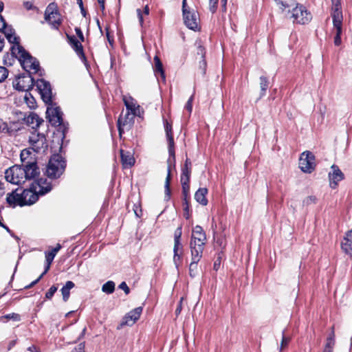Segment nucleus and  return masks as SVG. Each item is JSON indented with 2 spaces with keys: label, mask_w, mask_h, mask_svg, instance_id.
Here are the masks:
<instances>
[{
  "label": "nucleus",
  "mask_w": 352,
  "mask_h": 352,
  "mask_svg": "<svg viewBox=\"0 0 352 352\" xmlns=\"http://www.w3.org/2000/svg\"><path fill=\"white\" fill-rule=\"evenodd\" d=\"M52 189V184L48 182L46 178H40L34 181L30 188L20 190L21 203H19V206L34 204L38 200V195H44L50 192Z\"/></svg>",
  "instance_id": "obj_1"
},
{
  "label": "nucleus",
  "mask_w": 352,
  "mask_h": 352,
  "mask_svg": "<svg viewBox=\"0 0 352 352\" xmlns=\"http://www.w3.org/2000/svg\"><path fill=\"white\" fill-rule=\"evenodd\" d=\"M277 4L281 6L280 9L283 12H287L289 14L288 17L292 19L294 23L304 25L308 23L311 20V14L307 10L306 8L294 1L287 3L278 0Z\"/></svg>",
  "instance_id": "obj_2"
},
{
  "label": "nucleus",
  "mask_w": 352,
  "mask_h": 352,
  "mask_svg": "<svg viewBox=\"0 0 352 352\" xmlns=\"http://www.w3.org/2000/svg\"><path fill=\"white\" fill-rule=\"evenodd\" d=\"M164 127L166 131V135L167 138L168 144V154L169 157L167 160L168 164V169H167V176L165 181L164 188H165V194L168 198L170 197V184L171 179L170 175V166L171 165H175V143L172 131V126L170 124L167 120L165 121Z\"/></svg>",
  "instance_id": "obj_3"
},
{
  "label": "nucleus",
  "mask_w": 352,
  "mask_h": 352,
  "mask_svg": "<svg viewBox=\"0 0 352 352\" xmlns=\"http://www.w3.org/2000/svg\"><path fill=\"white\" fill-rule=\"evenodd\" d=\"M12 56L19 60L23 69L28 74H30L31 70H33L34 74L41 72L38 60L27 52L23 46L12 48Z\"/></svg>",
  "instance_id": "obj_4"
},
{
  "label": "nucleus",
  "mask_w": 352,
  "mask_h": 352,
  "mask_svg": "<svg viewBox=\"0 0 352 352\" xmlns=\"http://www.w3.org/2000/svg\"><path fill=\"white\" fill-rule=\"evenodd\" d=\"M66 168V161L58 155L52 156L46 166L45 174L51 179L59 178L65 172Z\"/></svg>",
  "instance_id": "obj_5"
},
{
  "label": "nucleus",
  "mask_w": 352,
  "mask_h": 352,
  "mask_svg": "<svg viewBox=\"0 0 352 352\" xmlns=\"http://www.w3.org/2000/svg\"><path fill=\"white\" fill-rule=\"evenodd\" d=\"M25 167L23 164L14 165L5 172V178L7 182L16 185L24 184L27 181Z\"/></svg>",
  "instance_id": "obj_6"
},
{
  "label": "nucleus",
  "mask_w": 352,
  "mask_h": 352,
  "mask_svg": "<svg viewBox=\"0 0 352 352\" xmlns=\"http://www.w3.org/2000/svg\"><path fill=\"white\" fill-rule=\"evenodd\" d=\"M135 115L130 111H126L124 114L122 113L119 116L117 122L119 136L121 138L124 131H129L134 124V118Z\"/></svg>",
  "instance_id": "obj_7"
},
{
  "label": "nucleus",
  "mask_w": 352,
  "mask_h": 352,
  "mask_svg": "<svg viewBox=\"0 0 352 352\" xmlns=\"http://www.w3.org/2000/svg\"><path fill=\"white\" fill-rule=\"evenodd\" d=\"M45 19L51 25L52 28L58 29L62 20L58 11L56 9L54 3H50L47 7L45 12Z\"/></svg>",
  "instance_id": "obj_8"
},
{
  "label": "nucleus",
  "mask_w": 352,
  "mask_h": 352,
  "mask_svg": "<svg viewBox=\"0 0 352 352\" xmlns=\"http://www.w3.org/2000/svg\"><path fill=\"white\" fill-rule=\"evenodd\" d=\"M315 156L310 151H305L299 160V167L304 173H311L315 168Z\"/></svg>",
  "instance_id": "obj_9"
},
{
  "label": "nucleus",
  "mask_w": 352,
  "mask_h": 352,
  "mask_svg": "<svg viewBox=\"0 0 352 352\" xmlns=\"http://www.w3.org/2000/svg\"><path fill=\"white\" fill-rule=\"evenodd\" d=\"M41 98L45 104H51L52 101V91L49 82L41 78L35 82Z\"/></svg>",
  "instance_id": "obj_10"
},
{
  "label": "nucleus",
  "mask_w": 352,
  "mask_h": 352,
  "mask_svg": "<svg viewBox=\"0 0 352 352\" xmlns=\"http://www.w3.org/2000/svg\"><path fill=\"white\" fill-rule=\"evenodd\" d=\"M34 85L35 81L31 74L26 73L19 76L16 82L14 84V87L19 91H28L33 88Z\"/></svg>",
  "instance_id": "obj_11"
},
{
  "label": "nucleus",
  "mask_w": 352,
  "mask_h": 352,
  "mask_svg": "<svg viewBox=\"0 0 352 352\" xmlns=\"http://www.w3.org/2000/svg\"><path fill=\"white\" fill-rule=\"evenodd\" d=\"M47 117L49 118L52 125L60 124L63 122V112L59 107H56V104L52 101L51 104H47Z\"/></svg>",
  "instance_id": "obj_12"
},
{
  "label": "nucleus",
  "mask_w": 352,
  "mask_h": 352,
  "mask_svg": "<svg viewBox=\"0 0 352 352\" xmlns=\"http://www.w3.org/2000/svg\"><path fill=\"white\" fill-rule=\"evenodd\" d=\"M142 307H138L129 311L122 319L117 327L118 329H122L124 326H132L140 317L142 312Z\"/></svg>",
  "instance_id": "obj_13"
},
{
  "label": "nucleus",
  "mask_w": 352,
  "mask_h": 352,
  "mask_svg": "<svg viewBox=\"0 0 352 352\" xmlns=\"http://www.w3.org/2000/svg\"><path fill=\"white\" fill-rule=\"evenodd\" d=\"M183 14L184 22L185 25L190 30H197L199 29L198 14L191 9L185 11Z\"/></svg>",
  "instance_id": "obj_14"
},
{
  "label": "nucleus",
  "mask_w": 352,
  "mask_h": 352,
  "mask_svg": "<svg viewBox=\"0 0 352 352\" xmlns=\"http://www.w3.org/2000/svg\"><path fill=\"white\" fill-rule=\"evenodd\" d=\"M29 142L32 146L31 148L36 153H38L41 148L47 147L46 138L43 134H32L29 138Z\"/></svg>",
  "instance_id": "obj_15"
},
{
  "label": "nucleus",
  "mask_w": 352,
  "mask_h": 352,
  "mask_svg": "<svg viewBox=\"0 0 352 352\" xmlns=\"http://www.w3.org/2000/svg\"><path fill=\"white\" fill-rule=\"evenodd\" d=\"M205 243L191 242L190 248L191 252V260L199 261L202 257Z\"/></svg>",
  "instance_id": "obj_16"
},
{
  "label": "nucleus",
  "mask_w": 352,
  "mask_h": 352,
  "mask_svg": "<svg viewBox=\"0 0 352 352\" xmlns=\"http://www.w3.org/2000/svg\"><path fill=\"white\" fill-rule=\"evenodd\" d=\"M333 24L336 29V34L334 37V44L339 46L341 44V34L343 16H332Z\"/></svg>",
  "instance_id": "obj_17"
},
{
  "label": "nucleus",
  "mask_w": 352,
  "mask_h": 352,
  "mask_svg": "<svg viewBox=\"0 0 352 352\" xmlns=\"http://www.w3.org/2000/svg\"><path fill=\"white\" fill-rule=\"evenodd\" d=\"M25 170L27 180L35 179L40 175V169L37 162L29 163L23 166Z\"/></svg>",
  "instance_id": "obj_18"
},
{
  "label": "nucleus",
  "mask_w": 352,
  "mask_h": 352,
  "mask_svg": "<svg viewBox=\"0 0 352 352\" xmlns=\"http://www.w3.org/2000/svg\"><path fill=\"white\" fill-rule=\"evenodd\" d=\"M34 151L31 148H25L21 151L20 154V159L23 166L28 164L29 163L37 162Z\"/></svg>",
  "instance_id": "obj_19"
},
{
  "label": "nucleus",
  "mask_w": 352,
  "mask_h": 352,
  "mask_svg": "<svg viewBox=\"0 0 352 352\" xmlns=\"http://www.w3.org/2000/svg\"><path fill=\"white\" fill-rule=\"evenodd\" d=\"M190 241H195V243H206V236L201 226H196L193 228Z\"/></svg>",
  "instance_id": "obj_20"
},
{
  "label": "nucleus",
  "mask_w": 352,
  "mask_h": 352,
  "mask_svg": "<svg viewBox=\"0 0 352 352\" xmlns=\"http://www.w3.org/2000/svg\"><path fill=\"white\" fill-rule=\"evenodd\" d=\"M67 36L69 43L80 58L85 59L83 47L80 42L74 36Z\"/></svg>",
  "instance_id": "obj_21"
},
{
  "label": "nucleus",
  "mask_w": 352,
  "mask_h": 352,
  "mask_svg": "<svg viewBox=\"0 0 352 352\" xmlns=\"http://www.w3.org/2000/svg\"><path fill=\"white\" fill-rule=\"evenodd\" d=\"M332 172L329 173V180L331 184L333 182L335 186L337 185L338 182L342 180L344 178V175L340 169L336 165L331 166Z\"/></svg>",
  "instance_id": "obj_22"
},
{
  "label": "nucleus",
  "mask_w": 352,
  "mask_h": 352,
  "mask_svg": "<svg viewBox=\"0 0 352 352\" xmlns=\"http://www.w3.org/2000/svg\"><path fill=\"white\" fill-rule=\"evenodd\" d=\"M342 250L347 254H352V230L346 232L341 243Z\"/></svg>",
  "instance_id": "obj_23"
},
{
  "label": "nucleus",
  "mask_w": 352,
  "mask_h": 352,
  "mask_svg": "<svg viewBox=\"0 0 352 352\" xmlns=\"http://www.w3.org/2000/svg\"><path fill=\"white\" fill-rule=\"evenodd\" d=\"M121 161L124 168L131 167L135 164V159L133 156L129 151H124L120 150Z\"/></svg>",
  "instance_id": "obj_24"
},
{
  "label": "nucleus",
  "mask_w": 352,
  "mask_h": 352,
  "mask_svg": "<svg viewBox=\"0 0 352 352\" xmlns=\"http://www.w3.org/2000/svg\"><path fill=\"white\" fill-rule=\"evenodd\" d=\"M207 194L208 189L206 188H200L196 191L195 194V199L202 206H206L208 204V199L206 198Z\"/></svg>",
  "instance_id": "obj_25"
},
{
  "label": "nucleus",
  "mask_w": 352,
  "mask_h": 352,
  "mask_svg": "<svg viewBox=\"0 0 352 352\" xmlns=\"http://www.w3.org/2000/svg\"><path fill=\"white\" fill-rule=\"evenodd\" d=\"M18 191L19 190L16 189V190H14L10 193H8L6 197V201L10 206H19V203H21V197L20 192H19Z\"/></svg>",
  "instance_id": "obj_26"
},
{
  "label": "nucleus",
  "mask_w": 352,
  "mask_h": 352,
  "mask_svg": "<svg viewBox=\"0 0 352 352\" xmlns=\"http://www.w3.org/2000/svg\"><path fill=\"white\" fill-rule=\"evenodd\" d=\"M10 32L6 33V38L8 42L12 43L13 45L11 47V54H12V48L18 46H21L19 43V37L15 35V32L12 28H10Z\"/></svg>",
  "instance_id": "obj_27"
},
{
  "label": "nucleus",
  "mask_w": 352,
  "mask_h": 352,
  "mask_svg": "<svg viewBox=\"0 0 352 352\" xmlns=\"http://www.w3.org/2000/svg\"><path fill=\"white\" fill-rule=\"evenodd\" d=\"M75 287V284L71 281L68 280L66 282L65 285L61 288L60 292L63 295V300L64 302H67L69 298L70 290Z\"/></svg>",
  "instance_id": "obj_28"
},
{
  "label": "nucleus",
  "mask_w": 352,
  "mask_h": 352,
  "mask_svg": "<svg viewBox=\"0 0 352 352\" xmlns=\"http://www.w3.org/2000/svg\"><path fill=\"white\" fill-rule=\"evenodd\" d=\"M154 63H155L154 72H155V76L160 75L161 78L164 81L165 80V74H164V71L163 69V65H162V63L160 58L157 56H155L154 57Z\"/></svg>",
  "instance_id": "obj_29"
},
{
  "label": "nucleus",
  "mask_w": 352,
  "mask_h": 352,
  "mask_svg": "<svg viewBox=\"0 0 352 352\" xmlns=\"http://www.w3.org/2000/svg\"><path fill=\"white\" fill-rule=\"evenodd\" d=\"M124 104L126 108V111H130L132 114L137 116L139 111V105H136V103L133 102V98L130 100L124 99Z\"/></svg>",
  "instance_id": "obj_30"
},
{
  "label": "nucleus",
  "mask_w": 352,
  "mask_h": 352,
  "mask_svg": "<svg viewBox=\"0 0 352 352\" xmlns=\"http://www.w3.org/2000/svg\"><path fill=\"white\" fill-rule=\"evenodd\" d=\"M332 3V12L331 16H343L342 8H341V0H331Z\"/></svg>",
  "instance_id": "obj_31"
},
{
  "label": "nucleus",
  "mask_w": 352,
  "mask_h": 352,
  "mask_svg": "<svg viewBox=\"0 0 352 352\" xmlns=\"http://www.w3.org/2000/svg\"><path fill=\"white\" fill-rule=\"evenodd\" d=\"M259 80L261 88L260 98H262L265 95L266 91L268 89L269 80L267 78L264 76H261Z\"/></svg>",
  "instance_id": "obj_32"
},
{
  "label": "nucleus",
  "mask_w": 352,
  "mask_h": 352,
  "mask_svg": "<svg viewBox=\"0 0 352 352\" xmlns=\"http://www.w3.org/2000/svg\"><path fill=\"white\" fill-rule=\"evenodd\" d=\"M60 244L58 243L56 246L52 250L51 252H45V261L53 262L56 254L60 250Z\"/></svg>",
  "instance_id": "obj_33"
},
{
  "label": "nucleus",
  "mask_w": 352,
  "mask_h": 352,
  "mask_svg": "<svg viewBox=\"0 0 352 352\" xmlns=\"http://www.w3.org/2000/svg\"><path fill=\"white\" fill-rule=\"evenodd\" d=\"M335 346V333L334 328L332 327V331L327 338V342L324 346L325 349H333Z\"/></svg>",
  "instance_id": "obj_34"
},
{
  "label": "nucleus",
  "mask_w": 352,
  "mask_h": 352,
  "mask_svg": "<svg viewBox=\"0 0 352 352\" xmlns=\"http://www.w3.org/2000/svg\"><path fill=\"white\" fill-rule=\"evenodd\" d=\"M198 261L191 260V262L189 265V275L194 278L198 274Z\"/></svg>",
  "instance_id": "obj_35"
},
{
  "label": "nucleus",
  "mask_w": 352,
  "mask_h": 352,
  "mask_svg": "<svg viewBox=\"0 0 352 352\" xmlns=\"http://www.w3.org/2000/svg\"><path fill=\"white\" fill-rule=\"evenodd\" d=\"M24 100L30 109H34L36 106V100L32 94L28 91H25Z\"/></svg>",
  "instance_id": "obj_36"
},
{
  "label": "nucleus",
  "mask_w": 352,
  "mask_h": 352,
  "mask_svg": "<svg viewBox=\"0 0 352 352\" xmlns=\"http://www.w3.org/2000/svg\"><path fill=\"white\" fill-rule=\"evenodd\" d=\"M115 283L111 280L105 283L102 287V291L106 294H110L114 292Z\"/></svg>",
  "instance_id": "obj_37"
},
{
  "label": "nucleus",
  "mask_w": 352,
  "mask_h": 352,
  "mask_svg": "<svg viewBox=\"0 0 352 352\" xmlns=\"http://www.w3.org/2000/svg\"><path fill=\"white\" fill-rule=\"evenodd\" d=\"M190 182L187 181V179L185 180L183 179V182H181L182 186V195L184 197H190Z\"/></svg>",
  "instance_id": "obj_38"
},
{
  "label": "nucleus",
  "mask_w": 352,
  "mask_h": 352,
  "mask_svg": "<svg viewBox=\"0 0 352 352\" xmlns=\"http://www.w3.org/2000/svg\"><path fill=\"white\" fill-rule=\"evenodd\" d=\"M68 125H69L68 123L64 122L63 120V122H61V123H60V124L56 125L58 126V129H57L58 132L61 133L62 138H65V134L68 131Z\"/></svg>",
  "instance_id": "obj_39"
},
{
  "label": "nucleus",
  "mask_w": 352,
  "mask_h": 352,
  "mask_svg": "<svg viewBox=\"0 0 352 352\" xmlns=\"http://www.w3.org/2000/svg\"><path fill=\"white\" fill-rule=\"evenodd\" d=\"M199 65L198 69L199 72L201 74L202 76L206 74V68H207V63L205 58L199 59Z\"/></svg>",
  "instance_id": "obj_40"
},
{
  "label": "nucleus",
  "mask_w": 352,
  "mask_h": 352,
  "mask_svg": "<svg viewBox=\"0 0 352 352\" xmlns=\"http://www.w3.org/2000/svg\"><path fill=\"white\" fill-rule=\"evenodd\" d=\"M191 174V168H182V174L180 181L183 182V179H187L188 182H190V177Z\"/></svg>",
  "instance_id": "obj_41"
},
{
  "label": "nucleus",
  "mask_w": 352,
  "mask_h": 352,
  "mask_svg": "<svg viewBox=\"0 0 352 352\" xmlns=\"http://www.w3.org/2000/svg\"><path fill=\"white\" fill-rule=\"evenodd\" d=\"M206 51L205 48L201 45H199L197 48V59L205 58Z\"/></svg>",
  "instance_id": "obj_42"
},
{
  "label": "nucleus",
  "mask_w": 352,
  "mask_h": 352,
  "mask_svg": "<svg viewBox=\"0 0 352 352\" xmlns=\"http://www.w3.org/2000/svg\"><path fill=\"white\" fill-rule=\"evenodd\" d=\"M58 287L52 285L45 294V298L47 299H51L55 292L57 291Z\"/></svg>",
  "instance_id": "obj_43"
},
{
  "label": "nucleus",
  "mask_w": 352,
  "mask_h": 352,
  "mask_svg": "<svg viewBox=\"0 0 352 352\" xmlns=\"http://www.w3.org/2000/svg\"><path fill=\"white\" fill-rule=\"evenodd\" d=\"M8 71L4 67L0 66V82L4 81L6 78L8 77Z\"/></svg>",
  "instance_id": "obj_44"
},
{
  "label": "nucleus",
  "mask_w": 352,
  "mask_h": 352,
  "mask_svg": "<svg viewBox=\"0 0 352 352\" xmlns=\"http://www.w3.org/2000/svg\"><path fill=\"white\" fill-rule=\"evenodd\" d=\"M218 0H209V10L214 14L217 9Z\"/></svg>",
  "instance_id": "obj_45"
},
{
  "label": "nucleus",
  "mask_w": 352,
  "mask_h": 352,
  "mask_svg": "<svg viewBox=\"0 0 352 352\" xmlns=\"http://www.w3.org/2000/svg\"><path fill=\"white\" fill-rule=\"evenodd\" d=\"M5 318L8 320H12L14 321H20L21 320V316L18 314L12 313L7 314L3 316Z\"/></svg>",
  "instance_id": "obj_46"
},
{
  "label": "nucleus",
  "mask_w": 352,
  "mask_h": 352,
  "mask_svg": "<svg viewBox=\"0 0 352 352\" xmlns=\"http://www.w3.org/2000/svg\"><path fill=\"white\" fill-rule=\"evenodd\" d=\"M290 338L285 336V330L283 331V338L280 343V350L285 347L289 342Z\"/></svg>",
  "instance_id": "obj_47"
},
{
  "label": "nucleus",
  "mask_w": 352,
  "mask_h": 352,
  "mask_svg": "<svg viewBox=\"0 0 352 352\" xmlns=\"http://www.w3.org/2000/svg\"><path fill=\"white\" fill-rule=\"evenodd\" d=\"M194 96L192 95L188 100L187 101L185 109L189 112L191 113L192 110V101H193Z\"/></svg>",
  "instance_id": "obj_48"
},
{
  "label": "nucleus",
  "mask_w": 352,
  "mask_h": 352,
  "mask_svg": "<svg viewBox=\"0 0 352 352\" xmlns=\"http://www.w3.org/2000/svg\"><path fill=\"white\" fill-rule=\"evenodd\" d=\"M182 251V243L179 241H174V248H173V252L175 253V254L177 253H179V251Z\"/></svg>",
  "instance_id": "obj_49"
},
{
  "label": "nucleus",
  "mask_w": 352,
  "mask_h": 352,
  "mask_svg": "<svg viewBox=\"0 0 352 352\" xmlns=\"http://www.w3.org/2000/svg\"><path fill=\"white\" fill-rule=\"evenodd\" d=\"M316 201V197L315 196H309L306 197L303 201V204L305 205H310L313 203H315Z\"/></svg>",
  "instance_id": "obj_50"
},
{
  "label": "nucleus",
  "mask_w": 352,
  "mask_h": 352,
  "mask_svg": "<svg viewBox=\"0 0 352 352\" xmlns=\"http://www.w3.org/2000/svg\"><path fill=\"white\" fill-rule=\"evenodd\" d=\"M182 234V226H179L175 231L174 241H180Z\"/></svg>",
  "instance_id": "obj_51"
},
{
  "label": "nucleus",
  "mask_w": 352,
  "mask_h": 352,
  "mask_svg": "<svg viewBox=\"0 0 352 352\" xmlns=\"http://www.w3.org/2000/svg\"><path fill=\"white\" fill-rule=\"evenodd\" d=\"M189 199L190 197H184L183 198V206L184 212H188L189 211Z\"/></svg>",
  "instance_id": "obj_52"
},
{
  "label": "nucleus",
  "mask_w": 352,
  "mask_h": 352,
  "mask_svg": "<svg viewBox=\"0 0 352 352\" xmlns=\"http://www.w3.org/2000/svg\"><path fill=\"white\" fill-rule=\"evenodd\" d=\"M181 259H182V253H180V254L177 253L176 254H175V253H174L173 261L177 267L179 265V263L181 262Z\"/></svg>",
  "instance_id": "obj_53"
},
{
  "label": "nucleus",
  "mask_w": 352,
  "mask_h": 352,
  "mask_svg": "<svg viewBox=\"0 0 352 352\" xmlns=\"http://www.w3.org/2000/svg\"><path fill=\"white\" fill-rule=\"evenodd\" d=\"M8 132V124L0 120V133H7Z\"/></svg>",
  "instance_id": "obj_54"
},
{
  "label": "nucleus",
  "mask_w": 352,
  "mask_h": 352,
  "mask_svg": "<svg viewBox=\"0 0 352 352\" xmlns=\"http://www.w3.org/2000/svg\"><path fill=\"white\" fill-rule=\"evenodd\" d=\"M119 288L120 289H122L124 290V293L126 294H129V292H130V289H129V287H128V285H126V283L125 282H122L120 285H119Z\"/></svg>",
  "instance_id": "obj_55"
},
{
  "label": "nucleus",
  "mask_w": 352,
  "mask_h": 352,
  "mask_svg": "<svg viewBox=\"0 0 352 352\" xmlns=\"http://www.w3.org/2000/svg\"><path fill=\"white\" fill-rule=\"evenodd\" d=\"M75 32L79 39L83 42L85 41L83 33L80 28H75Z\"/></svg>",
  "instance_id": "obj_56"
},
{
  "label": "nucleus",
  "mask_w": 352,
  "mask_h": 352,
  "mask_svg": "<svg viewBox=\"0 0 352 352\" xmlns=\"http://www.w3.org/2000/svg\"><path fill=\"white\" fill-rule=\"evenodd\" d=\"M72 352H85V344L80 343L76 347H75Z\"/></svg>",
  "instance_id": "obj_57"
},
{
  "label": "nucleus",
  "mask_w": 352,
  "mask_h": 352,
  "mask_svg": "<svg viewBox=\"0 0 352 352\" xmlns=\"http://www.w3.org/2000/svg\"><path fill=\"white\" fill-rule=\"evenodd\" d=\"M136 12H137V14H138V19H139L140 24L141 26H142L143 23H144L142 12L139 8L137 9Z\"/></svg>",
  "instance_id": "obj_58"
},
{
  "label": "nucleus",
  "mask_w": 352,
  "mask_h": 352,
  "mask_svg": "<svg viewBox=\"0 0 352 352\" xmlns=\"http://www.w3.org/2000/svg\"><path fill=\"white\" fill-rule=\"evenodd\" d=\"M45 263H45L44 272L40 275V276H41V278H43V276L49 271V270L50 268V265L52 262L45 261Z\"/></svg>",
  "instance_id": "obj_59"
},
{
  "label": "nucleus",
  "mask_w": 352,
  "mask_h": 352,
  "mask_svg": "<svg viewBox=\"0 0 352 352\" xmlns=\"http://www.w3.org/2000/svg\"><path fill=\"white\" fill-rule=\"evenodd\" d=\"M6 27V22L3 17L0 14V31L3 30Z\"/></svg>",
  "instance_id": "obj_60"
},
{
  "label": "nucleus",
  "mask_w": 352,
  "mask_h": 352,
  "mask_svg": "<svg viewBox=\"0 0 352 352\" xmlns=\"http://www.w3.org/2000/svg\"><path fill=\"white\" fill-rule=\"evenodd\" d=\"M41 276H38V278L37 279H36L35 280L32 281L30 285H27L25 287V289H30L31 287H32L33 286H34L36 284H37L40 280L41 279Z\"/></svg>",
  "instance_id": "obj_61"
},
{
  "label": "nucleus",
  "mask_w": 352,
  "mask_h": 352,
  "mask_svg": "<svg viewBox=\"0 0 352 352\" xmlns=\"http://www.w3.org/2000/svg\"><path fill=\"white\" fill-rule=\"evenodd\" d=\"M190 7L188 6L186 0H182V14H185V11L190 10Z\"/></svg>",
  "instance_id": "obj_62"
},
{
  "label": "nucleus",
  "mask_w": 352,
  "mask_h": 352,
  "mask_svg": "<svg viewBox=\"0 0 352 352\" xmlns=\"http://www.w3.org/2000/svg\"><path fill=\"white\" fill-rule=\"evenodd\" d=\"M220 263H221V261H220V258L219 257L214 263V266H213V268L214 270L217 271L220 267Z\"/></svg>",
  "instance_id": "obj_63"
},
{
  "label": "nucleus",
  "mask_w": 352,
  "mask_h": 352,
  "mask_svg": "<svg viewBox=\"0 0 352 352\" xmlns=\"http://www.w3.org/2000/svg\"><path fill=\"white\" fill-rule=\"evenodd\" d=\"M0 226L3 228L8 233L10 234V235H13L12 231L10 230V228L1 221V220L0 221Z\"/></svg>",
  "instance_id": "obj_64"
}]
</instances>
